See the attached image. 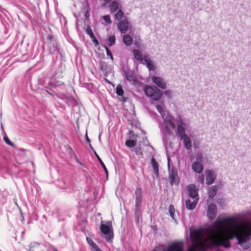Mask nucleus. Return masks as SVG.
<instances>
[{"label": "nucleus", "mask_w": 251, "mask_h": 251, "mask_svg": "<svg viewBox=\"0 0 251 251\" xmlns=\"http://www.w3.org/2000/svg\"><path fill=\"white\" fill-rule=\"evenodd\" d=\"M237 222V218L235 216H219L215 221L212 224V227L216 233L219 227L221 225L227 223L229 225H233Z\"/></svg>", "instance_id": "nucleus-1"}, {"label": "nucleus", "mask_w": 251, "mask_h": 251, "mask_svg": "<svg viewBox=\"0 0 251 251\" xmlns=\"http://www.w3.org/2000/svg\"><path fill=\"white\" fill-rule=\"evenodd\" d=\"M144 91L146 96L151 98V100L158 101L163 96V93L155 86L146 85Z\"/></svg>", "instance_id": "nucleus-2"}, {"label": "nucleus", "mask_w": 251, "mask_h": 251, "mask_svg": "<svg viewBox=\"0 0 251 251\" xmlns=\"http://www.w3.org/2000/svg\"><path fill=\"white\" fill-rule=\"evenodd\" d=\"M53 80L54 77L51 75L44 73L38 79L39 87L42 89H52Z\"/></svg>", "instance_id": "nucleus-3"}, {"label": "nucleus", "mask_w": 251, "mask_h": 251, "mask_svg": "<svg viewBox=\"0 0 251 251\" xmlns=\"http://www.w3.org/2000/svg\"><path fill=\"white\" fill-rule=\"evenodd\" d=\"M184 242L183 241H177L172 242L167 248L163 245H159L155 247L153 251H178L182 247H184Z\"/></svg>", "instance_id": "nucleus-4"}, {"label": "nucleus", "mask_w": 251, "mask_h": 251, "mask_svg": "<svg viewBox=\"0 0 251 251\" xmlns=\"http://www.w3.org/2000/svg\"><path fill=\"white\" fill-rule=\"evenodd\" d=\"M203 233L207 234L211 237L215 236V231L212 227H200L196 229L190 228V236L197 238L201 235Z\"/></svg>", "instance_id": "nucleus-5"}, {"label": "nucleus", "mask_w": 251, "mask_h": 251, "mask_svg": "<svg viewBox=\"0 0 251 251\" xmlns=\"http://www.w3.org/2000/svg\"><path fill=\"white\" fill-rule=\"evenodd\" d=\"M170 160V158L168 157V169L169 178L170 180V185L171 186L173 185L178 186L180 182V179L178 175L177 169L174 167H172L171 168Z\"/></svg>", "instance_id": "nucleus-6"}, {"label": "nucleus", "mask_w": 251, "mask_h": 251, "mask_svg": "<svg viewBox=\"0 0 251 251\" xmlns=\"http://www.w3.org/2000/svg\"><path fill=\"white\" fill-rule=\"evenodd\" d=\"M47 43L50 54L59 52L58 44L56 38L52 34H49L47 37Z\"/></svg>", "instance_id": "nucleus-7"}, {"label": "nucleus", "mask_w": 251, "mask_h": 251, "mask_svg": "<svg viewBox=\"0 0 251 251\" xmlns=\"http://www.w3.org/2000/svg\"><path fill=\"white\" fill-rule=\"evenodd\" d=\"M101 232L104 235V238L106 241L111 242L113 238V233L112 226L110 223L108 222L106 224H101L100 226Z\"/></svg>", "instance_id": "nucleus-8"}, {"label": "nucleus", "mask_w": 251, "mask_h": 251, "mask_svg": "<svg viewBox=\"0 0 251 251\" xmlns=\"http://www.w3.org/2000/svg\"><path fill=\"white\" fill-rule=\"evenodd\" d=\"M123 75L129 82L131 83L133 85H135L138 82V79L133 70L130 69L123 70Z\"/></svg>", "instance_id": "nucleus-9"}, {"label": "nucleus", "mask_w": 251, "mask_h": 251, "mask_svg": "<svg viewBox=\"0 0 251 251\" xmlns=\"http://www.w3.org/2000/svg\"><path fill=\"white\" fill-rule=\"evenodd\" d=\"M63 66L62 65L58 66L57 70L55 71L53 77L54 80H52V88L56 86H59L64 85V83L61 81L56 80L55 78H62V73L63 72Z\"/></svg>", "instance_id": "nucleus-10"}, {"label": "nucleus", "mask_w": 251, "mask_h": 251, "mask_svg": "<svg viewBox=\"0 0 251 251\" xmlns=\"http://www.w3.org/2000/svg\"><path fill=\"white\" fill-rule=\"evenodd\" d=\"M217 213V206L214 203H211L207 205L206 214L209 220H212L214 219L216 216Z\"/></svg>", "instance_id": "nucleus-11"}, {"label": "nucleus", "mask_w": 251, "mask_h": 251, "mask_svg": "<svg viewBox=\"0 0 251 251\" xmlns=\"http://www.w3.org/2000/svg\"><path fill=\"white\" fill-rule=\"evenodd\" d=\"M130 25L127 18L126 17L124 20L120 21L117 27L120 32L122 34H125L127 32L129 25Z\"/></svg>", "instance_id": "nucleus-12"}, {"label": "nucleus", "mask_w": 251, "mask_h": 251, "mask_svg": "<svg viewBox=\"0 0 251 251\" xmlns=\"http://www.w3.org/2000/svg\"><path fill=\"white\" fill-rule=\"evenodd\" d=\"M206 183L207 185H209L214 183L216 178V174L212 171L210 170H206Z\"/></svg>", "instance_id": "nucleus-13"}, {"label": "nucleus", "mask_w": 251, "mask_h": 251, "mask_svg": "<svg viewBox=\"0 0 251 251\" xmlns=\"http://www.w3.org/2000/svg\"><path fill=\"white\" fill-rule=\"evenodd\" d=\"M151 79L152 82L158 87L162 89L166 88L167 83L162 77L153 76Z\"/></svg>", "instance_id": "nucleus-14"}, {"label": "nucleus", "mask_w": 251, "mask_h": 251, "mask_svg": "<svg viewBox=\"0 0 251 251\" xmlns=\"http://www.w3.org/2000/svg\"><path fill=\"white\" fill-rule=\"evenodd\" d=\"M188 195L191 198L197 199L199 198L198 190L196 189L194 184H190L187 186Z\"/></svg>", "instance_id": "nucleus-15"}, {"label": "nucleus", "mask_w": 251, "mask_h": 251, "mask_svg": "<svg viewBox=\"0 0 251 251\" xmlns=\"http://www.w3.org/2000/svg\"><path fill=\"white\" fill-rule=\"evenodd\" d=\"M215 247L213 243V238L210 242H201L199 245L200 251H206L208 250H212Z\"/></svg>", "instance_id": "nucleus-16"}, {"label": "nucleus", "mask_w": 251, "mask_h": 251, "mask_svg": "<svg viewBox=\"0 0 251 251\" xmlns=\"http://www.w3.org/2000/svg\"><path fill=\"white\" fill-rule=\"evenodd\" d=\"M215 237V236L214 237H212L213 243H214V246L215 248H219L222 246L226 249H229L231 247V244L227 239L223 242H218L214 238Z\"/></svg>", "instance_id": "nucleus-17"}, {"label": "nucleus", "mask_w": 251, "mask_h": 251, "mask_svg": "<svg viewBox=\"0 0 251 251\" xmlns=\"http://www.w3.org/2000/svg\"><path fill=\"white\" fill-rule=\"evenodd\" d=\"M147 67L150 71H154L155 69V67L153 62L149 58V55L147 54L144 55V61Z\"/></svg>", "instance_id": "nucleus-18"}, {"label": "nucleus", "mask_w": 251, "mask_h": 251, "mask_svg": "<svg viewBox=\"0 0 251 251\" xmlns=\"http://www.w3.org/2000/svg\"><path fill=\"white\" fill-rule=\"evenodd\" d=\"M133 54L134 55V58L137 61H139L140 63L143 64H145V63L144 62V56H143V55L141 51L138 49H134L132 50Z\"/></svg>", "instance_id": "nucleus-19"}, {"label": "nucleus", "mask_w": 251, "mask_h": 251, "mask_svg": "<svg viewBox=\"0 0 251 251\" xmlns=\"http://www.w3.org/2000/svg\"><path fill=\"white\" fill-rule=\"evenodd\" d=\"M179 139L183 141L184 146L186 150H190L192 149V141L188 135H186Z\"/></svg>", "instance_id": "nucleus-20"}, {"label": "nucleus", "mask_w": 251, "mask_h": 251, "mask_svg": "<svg viewBox=\"0 0 251 251\" xmlns=\"http://www.w3.org/2000/svg\"><path fill=\"white\" fill-rule=\"evenodd\" d=\"M199 198H197V199L194 200L193 202L189 199L185 201L186 207L188 210H192L195 208Z\"/></svg>", "instance_id": "nucleus-21"}, {"label": "nucleus", "mask_w": 251, "mask_h": 251, "mask_svg": "<svg viewBox=\"0 0 251 251\" xmlns=\"http://www.w3.org/2000/svg\"><path fill=\"white\" fill-rule=\"evenodd\" d=\"M163 119L164 123L167 124L168 126H170L173 128H175L176 126L173 122L174 118L170 114L167 113L165 118H163Z\"/></svg>", "instance_id": "nucleus-22"}, {"label": "nucleus", "mask_w": 251, "mask_h": 251, "mask_svg": "<svg viewBox=\"0 0 251 251\" xmlns=\"http://www.w3.org/2000/svg\"><path fill=\"white\" fill-rule=\"evenodd\" d=\"M185 127H184L183 126H181V125H177L176 135L179 139L187 135L186 134Z\"/></svg>", "instance_id": "nucleus-23"}, {"label": "nucleus", "mask_w": 251, "mask_h": 251, "mask_svg": "<svg viewBox=\"0 0 251 251\" xmlns=\"http://www.w3.org/2000/svg\"><path fill=\"white\" fill-rule=\"evenodd\" d=\"M192 169L194 172L200 174L202 172L203 166L200 162L197 161L193 163Z\"/></svg>", "instance_id": "nucleus-24"}, {"label": "nucleus", "mask_w": 251, "mask_h": 251, "mask_svg": "<svg viewBox=\"0 0 251 251\" xmlns=\"http://www.w3.org/2000/svg\"><path fill=\"white\" fill-rule=\"evenodd\" d=\"M218 187L217 186H212L210 187L208 190V198L213 199L216 196L218 191Z\"/></svg>", "instance_id": "nucleus-25"}, {"label": "nucleus", "mask_w": 251, "mask_h": 251, "mask_svg": "<svg viewBox=\"0 0 251 251\" xmlns=\"http://www.w3.org/2000/svg\"><path fill=\"white\" fill-rule=\"evenodd\" d=\"M109 9L111 13H115L120 8L118 2L115 0L112 1L109 5Z\"/></svg>", "instance_id": "nucleus-26"}, {"label": "nucleus", "mask_w": 251, "mask_h": 251, "mask_svg": "<svg viewBox=\"0 0 251 251\" xmlns=\"http://www.w3.org/2000/svg\"><path fill=\"white\" fill-rule=\"evenodd\" d=\"M151 162L153 169L154 174L155 175L156 178H158L159 176V167L158 163L154 158H151Z\"/></svg>", "instance_id": "nucleus-27"}, {"label": "nucleus", "mask_w": 251, "mask_h": 251, "mask_svg": "<svg viewBox=\"0 0 251 251\" xmlns=\"http://www.w3.org/2000/svg\"><path fill=\"white\" fill-rule=\"evenodd\" d=\"M123 41L124 43L127 46L131 45L133 43L132 38L128 34L123 35Z\"/></svg>", "instance_id": "nucleus-28"}, {"label": "nucleus", "mask_w": 251, "mask_h": 251, "mask_svg": "<svg viewBox=\"0 0 251 251\" xmlns=\"http://www.w3.org/2000/svg\"><path fill=\"white\" fill-rule=\"evenodd\" d=\"M163 103H161L160 104H157L156 105V108L158 110V112L160 114L162 119L165 118V117L167 115V113H168L166 111H165L163 108Z\"/></svg>", "instance_id": "nucleus-29"}, {"label": "nucleus", "mask_w": 251, "mask_h": 251, "mask_svg": "<svg viewBox=\"0 0 251 251\" xmlns=\"http://www.w3.org/2000/svg\"><path fill=\"white\" fill-rule=\"evenodd\" d=\"M135 195L136 197L135 201H142L143 195H142V190L140 187L137 188L135 192Z\"/></svg>", "instance_id": "nucleus-30"}, {"label": "nucleus", "mask_w": 251, "mask_h": 251, "mask_svg": "<svg viewBox=\"0 0 251 251\" xmlns=\"http://www.w3.org/2000/svg\"><path fill=\"white\" fill-rule=\"evenodd\" d=\"M116 13L114 14V18L116 20L118 21H122L121 20L124 17V12L121 8L118 10Z\"/></svg>", "instance_id": "nucleus-31"}, {"label": "nucleus", "mask_w": 251, "mask_h": 251, "mask_svg": "<svg viewBox=\"0 0 251 251\" xmlns=\"http://www.w3.org/2000/svg\"><path fill=\"white\" fill-rule=\"evenodd\" d=\"M161 131L164 136L171 135L172 132L167 124H165V125L162 127Z\"/></svg>", "instance_id": "nucleus-32"}, {"label": "nucleus", "mask_w": 251, "mask_h": 251, "mask_svg": "<svg viewBox=\"0 0 251 251\" xmlns=\"http://www.w3.org/2000/svg\"><path fill=\"white\" fill-rule=\"evenodd\" d=\"M94 154L95 155V156H96L98 160L99 161V162H100V164L101 165L102 168H103V169L104 170L106 176H108V170L105 166V165H104V163L103 162V161H102V160L101 159V158L100 157V156L98 155V154L97 153V152H96V151H94Z\"/></svg>", "instance_id": "nucleus-33"}, {"label": "nucleus", "mask_w": 251, "mask_h": 251, "mask_svg": "<svg viewBox=\"0 0 251 251\" xmlns=\"http://www.w3.org/2000/svg\"><path fill=\"white\" fill-rule=\"evenodd\" d=\"M40 245V243L37 242H33L30 244L28 246V248H27L26 250L27 251H34V248H37Z\"/></svg>", "instance_id": "nucleus-34"}, {"label": "nucleus", "mask_w": 251, "mask_h": 251, "mask_svg": "<svg viewBox=\"0 0 251 251\" xmlns=\"http://www.w3.org/2000/svg\"><path fill=\"white\" fill-rule=\"evenodd\" d=\"M116 37L115 35L110 36L108 38V46L111 47L115 44Z\"/></svg>", "instance_id": "nucleus-35"}, {"label": "nucleus", "mask_w": 251, "mask_h": 251, "mask_svg": "<svg viewBox=\"0 0 251 251\" xmlns=\"http://www.w3.org/2000/svg\"><path fill=\"white\" fill-rule=\"evenodd\" d=\"M87 243L92 247L93 251L96 250L99 247L95 244V243L89 238H86Z\"/></svg>", "instance_id": "nucleus-36"}, {"label": "nucleus", "mask_w": 251, "mask_h": 251, "mask_svg": "<svg viewBox=\"0 0 251 251\" xmlns=\"http://www.w3.org/2000/svg\"><path fill=\"white\" fill-rule=\"evenodd\" d=\"M169 212L171 218L174 220L176 221V219L175 218V209L174 208V206L172 204L170 205L169 207Z\"/></svg>", "instance_id": "nucleus-37"}, {"label": "nucleus", "mask_w": 251, "mask_h": 251, "mask_svg": "<svg viewBox=\"0 0 251 251\" xmlns=\"http://www.w3.org/2000/svg\"><path fill=\"white\" fill-rule=\"evenodd\" d=\"M136 141H135L133 140H131V139L127 140L125 142V145L127 147H129V148H132V147H134L136 145Z\"/></svg>", "instance_id": "nucleus-38"}, {"label": "nucleus", "mask_w": 251, "mask_h": 251, "mask_svg": "<svg viewBox=\"0 0 251 251\" xmlns=\"http://www.w3.org/2000/svg\"><path fill=\"white\" fill-rule=\"evenodd\" d=\"M108 64L106 62L104 61H100V70L106 73V70H107Z\"/></svg>", "instance_id": "nucleus-39"}, {"label": "nucleus", "mask_w": 251, "mask_h": 251, "mask_svg": "<svg viewBox=\"0 0 251 251\" xmlns=\"http://www.w3.org/2000/svg\"><path fill=\"white\" fill-rule=\"evenodd\" d=\"M116 92L118 96H122L124 94V90L120 84L117 85L116 89Z\"/></svg>", "instance_id": "nucleus-40"}, {"label": "nucleus", "mask_w": 251, "mask_h": 251, "mask_svg": "<svg viewBox=\"0 0 251 251\" xmlns=\"http://www.w3.org/2000/svg\"><path fill=\"white\" fill-rule=\"evenodd\" d=\"M4 135L3 136V140L5 142V143L6 144H7V145H9V146L14 148L15 145L14 144V143L13 142H12L9 139V138H8V137L7 136V135H6V134H5V133L4 132Z\"/></svg>", "instance_id": "nucleus-41"}, {"label": "nucleus", "mask_w": 251, "mask_h": 251, "mask_svg": "<svg viewBox=\"0 0 251 251\" xmlns=\"http://www.w3.org/2000/svg\"><path fill=\"white\" fill-rule=\"evenodd\" d=\"M216 201L221 207L223 208L225 206V202L224 199L222 198H218L216 200Z\"/></svg>", "instance_id": "nucleus-42"}, {"label": "nucleus", "mask_w": 251, "mask_h": 251, "mask_svg": "<svg viewBox=\"0 0 251 251\" xmlns=\"http://www.w3.org/2000/svg\"><path fill=\"white\" fill-rule=\"evenodd\" d=\"M83 10L84 11H90V7L87 0L83 3Z\"/></svg>", "instance_id": "nucleus-43"}, {"label": "nucleus", "mask_w": 251, "mask_h": 251, "mask_svg": "<svg viewBox=\"0 0 251 251\" xmlns=\"http://www.w3.org/2000/svg\"><path fill=\"white\" fill-rule=\"evenodd\" d=\"M102 18L107 24H111L112 23V21L109 15H104Z\"/></svg>", "instance_id": "nucleus-44"}, {"label": "nucleus", "mask_w": 251, "mask_h": 251, "mask_svg": "<svg viewBox=\"0 0 251 251\" xmlns=\"http://www.w3.org/2000/svg\"><path fill=\"white\" fill-rule=\"evenodd\" d=\"M135 153L137 155L140 156L141 157L143 156V153L142 151L141 147H137L135 148Z\"/></svg>", "instance_id": "nucleus-45"}, {"label": "nucleus", "mask_w": 251, "mask_h": 251, "mask_svg": "<svg viewBox=\"0 0 251 251\" xmlns=\"http://www.w3.org/2000/svg\"><path fill=\"white\" fill-rule=\"evenodd\" d=\"M177 125H181V126H183L184 127H187L186 124L184 122V121L179 117V118L177 120Z\"/></svg>", "instance_id": "nucleus-46"}, {"label": "nucleus", "mask_w": 251, "mask_h": 251, "mask_svg": "<svg viewBox=\"0 0 251 251\" xmlns=\"http://www.w3.org/2000/svg\"><path fill=\"white\" fill-rule=\"evenodd\" d=\"M104 48L106 50V54L107 56H109L110 59L113 61L114 59H113V55L111 53V52L110 51V50H109V49L106 46H105L104 47Z\"/></svg>", "instance_id": "nucleus-47"}, {"label": "nucleus", "mask_w": 251, "mask_h": 251, "mask_svg": "<svg viewBox=\"0 0 251 251\" xmlns=\"http://www.w3.org/2000/svg\"><path fill=\"white\" fill-rule=\"evenodd\" d=\"M142 202L140 201H135V210L140 211Z\"/></svg>", "instance_id": "nucleus-48"}, {"label": "nucleus", "mask_w": 251, "mask_h": 251, "mask_svg": "<svg viewBox=\"0 0 251 251\" xmlns=\"http://www.w3.org/2000/svg\"><path fill=\"white\" fill-rule=\"evenodd\" d=\"M164 94L166 96H167L169 98L171 99L172 98V92L170 90H167L165 91Z\"/></svg>", "instance_id": "nucleus-49"}, {"label": "nucleus", "mask_w": 251, "mask_h": 251, "mask_svg": "<svg viewBox=\"0 0 251 251\" xmlns=\"http://www.w3.org/2000/svg\"><path fill=\"white\" fill-rule=\"evenodd\" d=\"M86 33L89 36H91L92 34H93V31L90 26H88L86 29Z\"/></svg>", "instance_id": "nucleus-50"}, {"label": "nucleus", "mask_w": 251, "mask_h": 251, "mask_svg": "<svg viewBox=\"0 0 251 251\" xmlns=\"http://www.w3.org/2000/svg\"><path fill=\"white\" fill-rule=\"evenodd\" d=\"M150 115L152 117L153 119H156L158 115L154 112H152L151 111H149Z\"/></svg>", "instance_id": "nucleus-51"}, {"label": "nucleus", "mask_w": 251, "mask_h": 251, "mask_svg": "<svg viewBox=\"0 0 251 251\" xmlns=\"http://www.w3.org/2000/svg\"><path fill=\"white\" fill-rule=\"evenodd\" d=\"M134 215L137 221H138L140 215V211L135 210Z\"/></svg>", "instance_id": "nucleus-52"}, {"label": "nucleus", "mask_w": 251, "mask_h": 251, "mask_svg": "<svg viewBox=\"0 0 251 251\" xmlns=\"http://www.w3.org/2000/svg\"><path fill=\"white\" fill-rule=\"evenodd\" d=\"M103 2L101 4V6L104 7L106 6V4L110 3L112 1L111 0H103Z\"/></svg>", "instance_id": "nucleus-53"}, {"label": "nucleus", "mask_w": 251, "mask_h": 251, "mask_svg": "<svg viewBox=\"0 0 251 251\" xmlns=\"http://www.w3.org/2000/svg\"><path fill=\"white\" fill-rule=\"evenodd\" d=\"M49 251H58L57 249L52 245H50L49 247Z\"/></svg>", "instance_id": "nucleus-54"}, {"label": "nucleus", "mask_w": 251, "mask_h": 251, "mask_svg": "<svg viewBox=\"0 0 251 251\" xmlns=\"http://www.w3.org/2000/svg\"><path fill=\"white\" fill-rule=\"evenodd\" d=\"M85 12V20H87L89 19L90 14L89 11H84Z\"/></svg>", "instance_id": "nucleus-55"}, {"label": "nucleus", "mask_w": 251, "mask_h": 251, "mask_svg": "<svg viewBox=\"0 0 251 251\" xmlns=\"http://www.w3.org/2000/svg\"><path fill=\"white\" fill-rule=\"evenodd\" d=\"M92 42L94 44V45L97 46L99 44L98 40L96 39V38H94L93 39H92Z\"/></svg>", "instance_id": "nucleus-56"}, {"label": "nucleus", "mask_w": 251, "mask_h": 251, "mask_svg": "<svg viewBox=\"0 0 251 251\" xmlns=\"http://www.w3.org/2000/svg\"><path fill=\"white\" fill-rule=\"evenodd\" d=\"M85 137L86 141L89 144H90V139L88 138V137L87 136V133H86Z\"/></svg>", "instance_id": "nucleus-57"}, {"label": "nucleus", "mask_w": 251, "mask_h": 251, "mask_svg": "<svg viewBox=\"0 0 251 251\" xmlns=\"http://www.w3.org/2000/svg\"><path fill=\"white\" fill-rule=\"evenodd\" d=\"M202 158V157H201V155H198L197 157V159L198 160H201Z\"/></svg>", "instance_id": "nucleus-58"}, {"label": "nucleus", "mask_w": 251, "mask_h": 251, "mask_svg": "<svg viewBox=\"0 0 251 251\" xmlns=\"http://www.w3.org/2000/svg\"><path fill=\"white\" fill-rule=\"evenodd\" d=\"M200 179H201V182L203 183V181H204V176L203 175H202V176H201V177L200 178Z\"/></svg>", "instance_id": "nucleus-59"}, {"label": "nucleus", "mask_w": 251, "mask_h": 251, "mask_svg": "<svg viewBox=\"0 0 251 251\" xmlns=\"http://www.w3.org/2000/svg\"><path fill=\"white\" fill-rule=\"evenodd\" d=\"M89 147L91 149V150L93 151H95L94 150V148L93 147H92V146L91 145V143H90V144H89Z\"/></svg>", "instance_id": "nucleus-60"}, {"label": "nucleus", "mask_w": 251, "mask_h": 251, "mask_svg": "<svg viewBox=\"0 0 251 251\" xmlns=\"http://www.w3.org/2000/svg\"><path fill=\"white\" fill-rule=\"evenodd\" d=\"M46 91L50 95V96H51L52 97H53V95L50 93L48 90H46Z\"/></svg>", "instance_id": "nucleus-61"}, {"label": "nucleus", "mask_w": 251, "mask_h": 251, "mask_svg": "<svg viewBox=\"0 0 251 251\" xmlns=\"http://www.w3.org/2000/svg\"><path fill=\"white\" fill-rule=\"evenodd\" d=\"M90 37L91 38V40L93 39V38H95V36L94 35V34H92L91 36H90Z\"/></svg>", "instance_id": "nucleus-62"}, {"label": "nucleus", "mask_w": 251, "mask_h": 251, "mask_svg": "<svg viewBox=\"0 0 251 251\" xmlns=\"http://www.w3.org/2000/svg\"><path fill=\"white\" fill-rule=\"evenodd\" d=\"M94 251H101L100 250V249L99 247L96 250H94Z\"/></svg>", "instance_id": "nucleus-63"}, {"label": "nucleus", "mask_w": 251, "mask_h": 251, "mask_svg": "<svg viewBox=\"0 0 251 251\" xmlns=\"http://www.w3.org/2000/svg\"><path fill=\"white\" fill-rule=\"evenodd\" d=\"M94 251H101L100 250V249L99 247L96 250H94Z\"/></svg>", "instance_id": "nucleus-64"}]
</instances>
